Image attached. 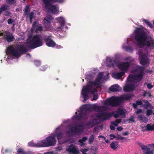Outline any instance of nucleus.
Here are the masks:
<instances>
[{
  "instance_id": "nucleus-1",
  "label": "nucleus",
  "mask_w": 154,
  "mask_h": 154,
  "mask_svg": "<svg viewBox=\"0 0 154 154\" xmlns=\"http://www.w3.org/2000/svg\"><path fill=\"white\" fill-rule=\"evenodd\" d=\"M135 38L138 46H146L150 49L154 48V39L151 38L148 40L149 37L146 32L142 29L137 28L134 31Z\"/></svg>"
},
{
  "instance_id": "nucleus-2",
  "label": "nucleus",
  "mask_w": 154,
  "mask_h": 154,
  "mask_svg": "<svg viewBox=\"0 0 154 154\" xmlns=\"http://www.w3.org/2000/svg\"><path fill=\"white\" fill-rule=\"evenodd\" d=\"M7 50L8 53L16 58L19 57L27 51L26 47L22 45L10 46L7 47Z\"/></svg>"
},
{
  "instance_id": "nucleus-3",
  "label": "nucleus",
  "mask_w": 154,
  "mask_h": 154,
  "mask_svg": "<svg viewBox=\"0 0 154 154\" xmlns=\"http://www.w3.org/2000/svg\"><path fill=\"white\" fill-rule=\"evenodd\" d=\"M145 68L138 66L134 69L136 72H139L138 74L134 75L130 74L127 79V81L129 82H140L143 79L144 75Z\"/></svg>"
},
{
  "instance_id": "nucleus-4",
  "label": "nucleus",
  "mask_w": 154,
  "mask_h": 154,
  "mask_svg": "<svg viewBox=\"0 0 154 154\" xmlns=\"http://www.w3.org/2000/svg\"><path fill=\"white\" fill-rule=\"evenodd\" d=\"M57 140L54 135L47 137L46 140H43L38 141V144L42 147H47L55 146Z\"/></svg>"
},
{
  "instance_id": "nucleus-5",
  "label": "nucleus",
  "mask_w": 154,
  "mask_h": 154,
  "mask_svg": "<svg viewBox=\"0 0 154 154\" xmlns=\"http://www.w3.org/2000/svg\"><path fill=\"white\" fill-rule=\"evenodd\" d=\"M42 45V42L40 35H34L29 42L28 47L31 49H34Z\"/></svg>"
},
{
  "instance_id": "nucleus-6",
  "label": "nucleus",
  "mask_w": 154,
  "mask_h": 154,
  "mask_svg": "<svg viewBox=\"0 0 154 154\" xmlns=\"http://www.w3.org/2000/svg\"><path fill=\"white\" fill-rule=\"evenodd\" d=\"M122 103L120 97H112L107 99L105 102L104 104L109 105L112 107H115L120 105Z\"/></svg>"
},
{
  "instance_id": "nucleus-7",
  "label": "nucleus",
  "mask_w": 154,
  "mask_h": 154,
  "mask_svg": "<svg viewBox=\"0 0 154 154\" xmlns=\"http://www.w3.org/2000/svg\"><path fill=\"white\" fill-rule=\"evenodd\" d=\"M112 116L110 113L106 112H98L96 114V117L102 121H104L109 119Z\"/></svg>"
},
{
  "instance_id": "nucleus-8",
  "label": "nucleus",
  "mask_w": 154,
  "mask_h": 154,
  "mask_svg": "<svg viewBox=\"0 0 154 154\" xmlns=\"http://www.w3.org/2000/svg\"><path fill=\"white\" fill-rule=\"evenodd\" d=\"M3 35V38L8 42L13 41L15 38L12 33L8 32H5L3 33H1L0 36Z\"/></svg>"
},
{
  "instance_id": "nucleus-9",
  "label": "nucleus",
  "mask_w": 154,
  "mask_h": 154,
  "mask_svg": "<svg viewBox=\"0 0 154 154\" xmlns=\"http://www.w3.org/2000/svg\"><path fill=\"white\" fill-rule=\"evenodd\" d=\"M43 39L45 40L47 46L53 47L55 46V43L51 38L50 36H44L43 37Z\"/></svg>"
},
{
  "instance_id": "nucleus-10",
  "label": "nucleus",
  "mask_w": 154,
  "mask_h": 154,
  "mask_svg": "<svg viewBox=\"0 0 154 154\" xmlns=\"http://www.w3.org/2000/svg\"><path fill=\"white\" fill-rule=\"evenodd\" d=\"M82 126L81 125H76L72 127L70 131H68L66 132V134L69 136H72V135H70V134L71 132H74L76 133L77 132H79L81 131L80 130V127Z\"/></svg>"
},
{
  "instance_id": "nucleus-11",
  "label": "nucleus",
  "mask_w": 154,
  "mask_h": 154,
  "mask_svg": "<svg viewBox=\"0 0 154 154\" xmlns=\"http://www.w3.org/2000/svg\"><path fill=\"white\" fill-rule=\"evenodd\" d=\"M130 65L129 62H123L119 65V68L121 70L127 72Z\"/></svg>"
},
{
  "instance_id": "nucleus-12",
  "label": "nucleus",
  "mask_w": 154,
  "mask_h": 154,
  "mask_svg": "<svg viewBox=\"0 0 154 154\" xmlns=\"http://www.w3.org/2000/svg\"><path fill=\"white\" fill-rule=\"evenodd\" d=\"M134 85L132 83L127 84L124 87L123 90L125 92H128L133 91L135 89Z\"/></svg>"
},
{
  "instance_id": "nucleus-13",
  "label": "nucleus",
  "mask_w": 154,
  "mask_h": 154,
  "mask_svg": "<svg viewBox=\"0 0 154 154\" xmlns=\"http://www.w3.org/2000/svg\"><path fill=\"white\" fill-rule=\"evenodd\" d=\"M66 151H68L73 154H79V151L72 144L70 145L68 148L66 149Z\"/></svg>"
},
{
  "instance_id": "nucleus-14",
  "label": "nucleus",
  "mask_w": 154,
  "mask_h": 154,
  "mask_svg": "<svg viewBox=\"0 0 154 154\" xmlns=\"http://www.w3.org/2000/svg\"><path fill=\"white\" fill-rule=\"evenodd\" d=\"M140 63L142 65H144L149 63L148 58L145 55H140Z\"/></svg>"
},
{
  "instance_id": "nucleus-15",
  "label": "nucleus",
  "mask_w": 154,
  "mask_h": 154,
  "mask_svg": "<svg viewBox=\"0 0 154 154\" xmlns=\"http://www.w3.org/2000/svg\"><path fill=\"white\" fill-rule=\"evenodd\" d=\"M133 96L131 94H125L120 97L122 103L125 100H128L132 97Z\"/></svg>"
},
{
  "instance_id": "nucleus-16",
  "label": "nucleus",
  "mask_w": 154,
  "mask_h": 154,
  "mask_svg": "<svg viewBox=\"0 0 154 154\" xmlns=\"http://www.w3.org/2000/svg\"><path fill=\"white\" fill-rule=\"evenodd\" d=\"M49 7L48 9L49 12L54 14H57L58 13V9L56 5H52Z\"/></svg>"
},
{
  "instance_id": "nucleus-17",
  "label": "nucleus",
  "mask_w": 154,
  "mask_h": 154,
  "mask_svg": "<svg viewBox=\"0 0 154 154\" xmlns=\"http://www.w3.org/2000/svg\"><path fill=\"white\" fill-rule=\"evenodd\" d=\"M124 72H113L112 74V76L117 79H120L125 74Z\"/></svg>"
},
{
  "instance_id": "nucleus-18",
  "label": "nucleus",
  "mask_w": 154,
  "mask_h": 154,
  "mask_svg": "<svg viewBox=\"0 0 154 154\" xmlns=\"http://www.w3.org/2000/svg\"><path fill=\"white\" fill-rule=\"evenodd\" d=\"M91 86L86 85L84 87L82 90V93L89 94L91 91Z\"/></svg>"
},
{
  "instance_id": "nucleus-19",
  "label": "nucleus",
  "mask_w": 154,
  "mask_h": 154,
  "mask_svg": "<svg viewBox=\"0 0 154 154\" xmlns=\"http://www.w3.org/2000/svg\"><path fill=\"white\" fill-rule=\"evenodd\" d=\"M120 89V88L118 85H112L109 88V90L113 92L119 91Z\"/></svg>"
},
{
  "instance_id": "nucleus-20",
  "label": "nucleus",
  "mask_w": 154,
  "mask_h": 154,
  "mask_svg": "<svg viewBox=\"0 0 154 154\" xmlns=\"http://www.w3.org/2000/svg\"><path fill=\"white\" fill-rule=\"evenodd\" d=\"M107 66L109 67L113 66L114 65L115 62L113 59L108 57L106 59Z\"/></svg>"
},
{
  "instance_id": "nucleus-21",
  "label": "nucleus",
  "mask_w": 154,
  "mask_h": 154,
  "mask_svg": "<svg viewBox=\"0 0 154 154\" xmlns=\"http://www.w3.org/2000/svg\"><path fill=\"white\" fill-rule=\"evenodd\" d=\"M97 121L96 119H93L90 121L88 122L87 124V126H91V128L96 126L97 125V122H95Z\"/></svg>"
},
{
  "instance_id": "nucleus-22",
  "label": "nucleus",
  "mask_w": 154,
  "mask_h": 154,
  "mask_svg": "<svg viewBox=\"0 0 154 154\" xmlns=\"http://www.w3.org/2000/svg\"><path fill=\"white\" fill-rule=\"evenodd\" d=\"M94 109L97 111L102 112L106 110V107L105 106H95Z\"/></svg>"
},
{
  "instance_id": "nucleus-23",
  "label": "nucleus",
  "mask_w": 154,
  "mask_h": 154,
  "mask_svg": "<svg viewBox=\"0 0 154 154\" xmlns=\"http://www.w3.org/2000/svg\"><path fill=\"white\" fill-rule=\"evenodd\" d=\"M116 112L120 116H125V110L121 108H118Z\"/></svg>"
},
{
  "instance_id": "nucleus-24",
  "label": "nucleus",
  "mask_w": 154,
  "mask_h": 154,
  "mask_svg": "<svg viewBox=\"0 0 154 154\" xmlns=\"http://www.w3.org/2000/svg\"><path fill=\"white\" fill-rule=\"evenodd\" d=\"M53 18L51 16H49L48 17L45 18L44 19L43 21L45 23H48L50 24Z\"/></svg>"
},
{
  "instance_id": "nucleus-25",
  "label": "nucleus",
  "mask_w": 154,
  "mask_h": 154,
  "mask_svg": "<svg viewBox=\"0 0 154 154\" xmlns=\"http://www.w3.org/2000/svg\"><path fill=\"white\" fill-rule=\"evenodd\" d=\"M52 0H43V2L45 5V8L46 9H48L52 2Z\"/></svg>"
},
{
  "instance_id": "nucleus-26",
  "label": "nucleus",
  "mask_w": 154,
  "mask_h": 154,
  "mask_svg": "<svg viewBox=\"0 0 154 154\" xmlns=\"http://www.w3.org/2000/svg\"><path fill=\"white\" fill-rule=\"evenodd\" d=\"M59 19V23L60 24V29L62 30L63 29V27L65 26V21L64 19L62 18H60Z\"/></svg>"
},
{
  "instance_id": "nucleus-27",
  "label": "nucleus",
  "mask_w": 154,
  "mask_h": 154,
  "mask_svg": "<svg viewBox=\"0 0 154 154\" xmlns=\"http://www.w3.org/2000/svg\"><path fill=\"white\" fill-rule=\"evenodd\" d=\"M137 118L145 123L147 122L148 121V118L146 117L143 116L142 115H138L137 116Z\"/></svg>"
},
{
  "instance_id": "nucleus-28",
  "label": "nucleus",
  "mask_w": 154,
  "mask_h": 154,
  "mask_svg": "<svg viewBox=\"0 0 154 154\" xmlns=\"http://www.w3.org/2000/svg\"><path fill=\"white\" fill-rule=\"evenodd\" d=\"M38 142L37 143V144L35 143L32 141H30L28 143V146H33L35 147H42L41 146H40L38 144Z\"/></svg>"
},
{
  "instance_id": "nucleus-29",
  "label": "nucleus",
  "mask_w": 154,
  "mask_h": 154,
  "mask_svg": "<svg viewBox=\"0 0 154 154\" xmlns=\"http://www.w3.org/2000/svg\"><path fill=\"white\" fill-rule=\"evenodd\" d=\"M118 142L116 141L112 142L110 144V147L114 150L116 149Z\"/></svg>"
},
{
  "instance_id": "nucleus-30",
  "label": "nucleus",
  "mask_w": 154,
  "mask_h": 154,
  "mask_svg": "<svg viewBox=\"0 0 154 154\" xmlns=\"http://www.w3.org/2000/svg\"><path fill=\"white\" fill-rule=\"evenodd\" d=\"M122 121V119H117L115 121V122L112 121L111 122V124L112 125H114L115 126H117L118 124L120 123Z\"/></svg>"
},
{
  "instance_id": "nucleus-31",
  "label": "nucleus",
  "mask_w": 154,
  "mask_h": 154,
  "mask_svg": "<svg viewBox=\"0 0 154 154\" xmlns=\"http://www.w3.org/2000/svg\"><path fill=\"white\" fill-rule=\"evenodd\" d=\"M146 130L147 131H151L154 130V125H151L150 124H148L146 126Z\"/></svg>"
},
{
  "instance_id": "nucleus-32",
  "label": "nucleus",
  "mask_w": 154,
  "mask_h": 154,
  "mask_svg": "<svg viewBox=\"0 0 154 154\" xmlns=\"http://www.w3.org/2000/svg\"><path fill=\"white\" fill-rule=\"evenodd\" d=\"M63 136V134L62 132H59L56 135V136L58 140H60L62 138Z\"/></svg>"
},
{
  "instance_id": "nucleus-33",
  "label": "nucleus",
  "mask_w": 154,
  "mask_h": 154,
  "mask_svg": "<svg viewBox=\"0 0 154 154\" xmlns=\"http://www.w3.org/2000/svg\"><path fill=\"white\" fill-rule=\"evenodd\" d=\"M8 8V6L4 5H2L0 8V15L3 11L6 10Z\"/></svg>"
},
{
  "instance_id": "nucleus-34",
  "label": "nucleus",
  "mask_w": 154,
  "mask_h": 154,
  "mask_svg": "<svg viewBox=\"0 0 154 154\" xmlns=\"http://www.w3.org/2000/svg\"><path fill=\"white\" fill-rule=\"evenodd\" d=\"M89 84L90 86L91 87L92 86H98L100 85L95 80L94 81H90L89 82Z\"/></svg>"
},
{
  "instance_id": "nucleus-35",
  "label": "nucleus",
  "mask_w": 154,
  "mask_h": 154,
  "mask_svg": "<svg viewBox=\"0 0 154 154\" xmlns=\"http://www.w3.org/2000/svg\"><path fill=\"white\" fill-rule=\"evenodd\" d=\"M35 28H36L35 30L36 32H37L38 31L41 32L43 30V27L41 24H39V26H37Z\"/></svg>"
},
{
  "instance_id": "nucleus-36",
  "label": "nucleus",
  "mask_w": 154,
  "mask_h": 154,
  "mask_svg": "<svg viewBox=\"0 0 154 154\" xmlns=\"http://www.w3.org/2000/svg\"><path fill=\"white\" fill-rule=\"evenodd\" d=\"M137 144L142 149L146 150V149H147V146L143 145L142 143L138 142L137 143Z\"/></svg>"
},
{
  "instance_id": "nucleus-37",
  "label": "nucleus",
  "mask_w": 154,
  "mask_h": 154,
  "mask_svg": "<svg viewBox=\"0 0 154 154\" xmlns=\"http://www.w3.org/2000/svg\"><path fill=\"white\" fill-rule=\"evenodd\" d=\"M88 94L84 93H82V94L83 96V97L84 98V99L83 100V101H86L89 99Z\"/></svg>"
},
{
  "instance_id": "nucleus-38",
  "label": "nucleus",
  "mask_w": 154,
  "mask_h": 154,
  "mask_svg": "<svg viewBox=\"0 0 154 154\" xmlns=\"http://www.w3.org/2000/svg\"><path fill=\"white\" fill-rule=\"evenodd\" d=\"M146 95L148 96V97H150L152 96L150 92L144 91V93L142 95V96L143 97H146Z\"/></svg>"
},
{
  "instance_id": "nucleus-39",
  "label": "nucleus",
  "mask_w": 154,
  "mask_h": 154,
  "mask_svg": "<svg viewBox=\"0 0 154 154\" xmlns=\"http://www.w3.org/2000/svg\"><path fill=\"white\" fill-rule=\"evenodd\" d=\"M143 22L145 23L146 24L149 26L150 27V28H152V24L150 23L149 21H148L147 20H146L145 19L143 20Z\"/></svg>"
},
{
  "instance_id": "nucleus-40",
  "label": "nucleus",
  "mask_w": 154,
  "mask_h": 154,
  "mask_svg": "<svg viewBox=\"0 0 154 154\" xmlns=\"http://www.w3.org/2000/svg\"><path fill=\"white\" fill-rule=\"evenodd\" d=\"M94 136L93 135H91L89 137V138L88 141L89 143L90 144H91L94 141Z\"/></svg>"
},
{
  "instance_id": "nucleus-41",
  "label": "nucleus",
  "mask_w": 154,
  "mask_h": 154,
  "mask_svg": "<svg viewBox=\"0 0 154 154\" xmlns=\"http://www.w3.org/2000/svg\"><path fill=\"white\" fill-rule=\"evenodd\" d=\"M153 111L152 109H147L146 111V115L147 116H149L152 113Z\"/></svg>"
},
{
  "instance_id": "nucleus-42",
  "label": "nucleus",
  "mask_w": 154,
  "mask_h": 154,
  "mask_svg": "<svg viewBox=\"0 0 154 154\" xmlns=\"http://www.w3.org/2000/svg\"><path fill=\"white\" fill-rule=\"evenodd\" d=\"M82 112H80L79 114H78V115L75 116V117L78 120H79L82 117Z\"/></svg>"
},
{
  "instance_id": "nucleus-43",
  "label": "nucleus",
  "mask_w": 154,
  "mask_h": 154,
  "mask_svg": "<svg viewBox=\"0 0 154 154\" xmlns=\"http://www.w3.org/2000/svg\"><path fill=\"white\" fill-rule=\"evenodd\" d=\"M34 64L36 66H37V67L39 66L41 64V62L40 61H39L38 60H34Z\"/></svg>"
},
{
  "instance_id": "nucleus-44",
  "label": "nucleus",
  "mask_w": 154,
  "mask_h": 154,
  "mask_svg": "<svg viewBox=\"0 0 154 154\" xmlns=\"http://www.w3.org/2000/svg\"><path fill=\"white\" fill-rule=\"evenodd\" d=\"M146 150V154H153V153L152 150H151L149 148L147 147Z\"/></svg>"
},
{
  "instance_id": "nucleus-45",
  "label": "nucleus",
  "mask_w": 154,
  "mask_h": 154,
  "mask_svg": "<svg viewBox=\"0 0 154 154\" xmlns=\"http://www.w3.org/2000/svg\"><path fill=\"white\" fill-rule=\"evenodd\" d=\"M17 152L21 154H26V152L23 151V149L22 148L18 149L17 150Z\"/></svg>"
},
{
  "instance_id": "nucleus-46",
  "label": "nucleus",
  "mask_w": 154,
  "mask_h": 154,
  "mask_svg": "<svg viewBox=\"0 0 154 154\" xmlns=\"http://www.w3.org/2000/svg\"><path fill=\"white\" fill-rule=\"evenodd\" d=\"M29 11V8L27 6H26L24 11V13L26 15L28 14V12Z\"/></svg>"
},
{
  "instance_id": "nucleus-47",
  "label": "nucleus",
  "mask_w": 154,
  "mask_h": 154,
  "mask_svg": "<svg viewBox=\"0 0 154 154\" xmlns=\"http://www.w3.org/2000/svg\"><path fill=\"white\" fill-rule=\"evenodd\" d=\"M134 116H131L129 119L127 121H131L132 122H135V121L134 119Z\"/></svg>"
},
{
  "instance_id": "nucleus-48",
  "label": "nucleus",
  "mask_w": 154,
  "mask_h": 154,
  "mask_svg": "<svg viewBox=\"0 0 154 154\" xmlns=\"http://www.w3.org/2000/svg\"><path fill=\"white\" fill-rule=\"evenodd\" d=\"M47 67L46 66L43 65L41 67L40 69L43 71H44L46 69Z\"/></svg>"
},
{
  "instance_id": "nucleus-49",
  "label": "nucleus",
  "mask_w": 154,
  "mask_h": 154,
  "mask_svg": "<svg viewBox=\"0 0 154 154\" xmlns=\"http://www.w3.org/2000/svg\"><path fill=\"white\" fill-rule=\"evenodd\" d=\"M103 73L102 72H100L98 74L97 77L102 79H103Z\"/></svg>"
},
{
  "instance_id": "nucleus-50",
  "label": "nucleus",
  "mask_w": 154,
  "mask_h": 154,
  "mask_svg": "<svg viewBox=\"0 0 154 154\" xmlns=\"http://www.w3.org/2000/svg\"><path fill=\"white\" fill-rule=\"evenodd\" d=\"M102 79L97 77V78L95 79V80L100 85L101 83V81Z\"/></svg>"
},
{
  "instance_id": "nucleus-51",
  "label": "nucleus",
  "mask_w": 154,
  "mask_h": 154,
  "mask_svg": "<svg viewBox=\"0 0 154 154\" xmlns=\"http://www.w3.org/2000/svg\"><path fill=\"white\" fill-rule=\"evenodd\" d=\"M87 139V138L86 137H83L82 140H79V142L81 143L82 141H85Z\"/></svg>"
},
{
  "instance_id": "nucleus-52",
  "label": "nucleus",
  "mask_w": 154,
  "mask_h": 154,
  "mask_svg": "<svg viewBox=\"0 0 154 154\" xmlns=\"http://www.w3.org/2000/svg\"><path fill=\"white\" fill-rule=\"evenodd\" d=\"M140 128L141 130L143 131L144 132L145 131H147L146 126L142 125L140 126Z\"/></svg>"
},
{
  "instance_id": "nucleus-53",
  "label": "nucleus",
  "mask_w": 154,
  "mask_h": 154,
  "mask_svg": "<svg viewBox=\"0 0 154 154\" xmlns=\"http://www.w3.org/2000/svg\"><path fill=\"white\" fill-rule=\"evenodd\" d=\"M153 86V85H152L150 83H148L147 85V87L148 89H152Z\"/></svg>"
},
{
  "instance_id": "nucleus-54",
  "label": "nucleus",
  "mask_w": 154,
  "mask_h": 154,
  "mask_svg": "<svg viewBox=\"0 0 154 154\" xmlns=\"http://www.w3.org/2000/svg\"><path fill=\"white\" fill-rule=\"evenodd\" d=\"M29 18L32 19L35 18L34 14L33 12H31L29 14Z\"/></svg>"
},
{
  "instance_id": "nucleus-55",
  "label": "nucleus",
  "mask_w": 154,
  "mask_h": 154,
  "mask_svg": "<svg viewBox=\"0 0 154 154\" xmlns=\"http://www.w3.org/2000/svg\"><path fill=\"white\" fill-rule=\"evenodd\" d=\"M11 13L8 11H6L4 13V15L6 16H10Z\"/></svg>"
},
{
  "instance_id": "nucleus-56",
  "label": "nucleus",
  "mask_w": 154,
  "mask_h": 154,
  "mask_svg": "<svg viewBox=\"0 0 154 154\" xmlns=\"http://www.w3.org/2000/svg\"><path fill=\"white\" fill-rule=\"evenodd\" d=\"M98 98V95H94L93 97L91 100V101H93L94 100H96Z\"/></svg>"
},
{
  "instance_id": "nucleus-57",
  "label": "nucleus",
  "mask_w": 154,
  "mask_h": 154,
  "mask_svg": "<svg viewBox=\"0 0 154 154\" xmlns=\"http://www.w3.org/2000/svg\"><path fill=\"white\" fill-rule=\"evenodd\" d=\"M136 103L137 105H140L142 104L143 103L141 101L137 100L136 101Z\"/></svg>"
},
{
  "instance_id": "nucleus-58",
  "label": "nucleus",
  "mask_w": 154,
  "mask_h": 154,
  "mask_svg": "<svg viewBox=\"0 0 154 154\" xmlns=\"http://www.w3.org/2000/svg\"><path fill=\"white\" fill-rule=\"evenodd\" d=\"M118 140H123L125 138V137H122L120 136H118L116 138Z\"/></svg>"
},
{
  "instance_id": "nucleus-59",
  "label": "nucleus",
  "mask_w": 154,
  "mask_h": 154,
  "mask_svg": "<svg viewBox=\"0 0 154 154\" xmlns=\"http://www.w3.org/2000/svg\"><path fill=\"white\" fill-rule=\"evenodd\" d=\"M37 24L36 22V21H34L32 24V27L33 28H35V27L37 25H36V24Z\"/></svg>"
},
{
  "instance_id": "nucleus-60",
  "label": "nucleus",
  "mask_w": 154,
  "mask_h": 154,
  "mask_svg": "<svg viewBox=\"0 0 154 154\" xmlns=\"http://www.w3.org/2000/svg\"><path fill=\"white\" fill-rule=\"evenodd\" d=\"M56 149L57 150L59 151H61L63 149L61 147H60V146H58V147H57L56 148Z\"/></svg>"
},
{
  "instance_id": "nucleus-61",
  "label": "nucleus",
  "mask_w": 154,
  "mask_h": 154,
  "mask_svg": "<svg viewBox=\"0 0 154 154\" xmlns=\"http://www.w3.org/2000/svg\"><path fill=\"white\" fill-rule=\"evenodd\" d=\"M142 109H138L136 113L137 114H138L140 113H141L142 112Z\"/></svg>"
},
{
  "instance_id": "nucleus-62",
  "label": "nucleus",
  "mask_w": 154,
  "mask_h": 154,
  "mask_svg": "<svg viewBox=\"0 0 154 154\" xmlns=\"http://www.w3.org/2000/svg\"><path fill=\"white\" fill-rule=\"evenodd\" d=\"M126 49L127 51H132V47H126Z\"/></svg>"
},
{
  "instance_id": "nucleus-63",
  "label": "nucleus",
  "mask_w": 154,
  "mask_h": 154,
  "mask_svg": "<svg viewBox=\"0 0 154 154\" xmlns=\"http://www.w3.org/2000/svg\"><path fill=\"white\" fill-rule=\"evenodd\" d=\"M8 24H12L13 23V21L11 19H9L8 20Z\"/></svg>"
},
{
  "instance_id": "nucleus-64",
  "label": "nucleus",
  "mask_w": 154,
  "mask_h": 154,
  "mask_svg": "<svg viewBox=\"0 0 154 154\" xmlns=\"http://www.w3.org/2000/svg\"><path fill=\"white\" fill-rule=\"evenodd\" d=\"M129 132L128 131L124 132L122 133V134L123 136H127Z\"/></svg>"
}]
</instances>
